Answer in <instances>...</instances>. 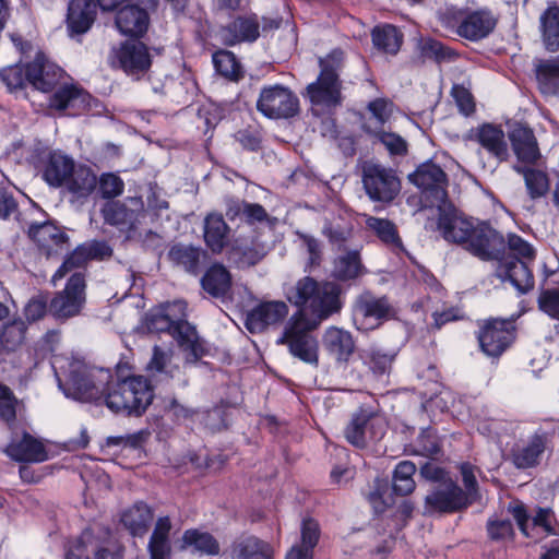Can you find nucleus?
<instances>
[{
    "label": "nucleus",
    "instance_id": "a211bd4d",
    "mask_svg": "<svg viewBox=\"0 0 559 559\" xmlns=\"http://www.w3.org/2000/svg\"><path fill=\"white\" fill-rule=\"evenodd\" d=\"M144 213V202L141 197H131L126 201H110L102 209L104 222L121 230L135 228Z\"/></svg>",
    "mask_w": 559,
    "mask_h": 559
},
{
    "label": "nucleus",
    "instance_id": "393cba45",
    "mask_svg": "<svg viewBox=\"0 0 559 559\" xmlns=\"http://www.w3.org/2000/svg\"><path fill=\"white\" fill-rule=\"evenodd\" d=\"M508 136L520 163L525 166L537 164L542 154L534 131L530 127L516 123L510 129Z\"/></svg>",
    "mask_w": 559,
    "mask_h": 559
},
{
    "label": "nucleus",
    "instance_id": "1a4fd4ad",
    "mask_svg": "<svg viewBox=\"0 0 559 559\" xmlns=\"http://www.w3.org/2000/svg\"><path fill=\"white\" fill-rule=\"evenodd\" d=\"M112 373L104 368L76 367L70 371L69 383L73 396L83 402H94L97 405L105 403V395Z\"/></svg>",
    "mask_w": 559,
    "mask_h": 559
},
{
    "label": "nucleus",
    "instance_id": "bf43d9fd",
    "mask_svg": "<svg viewBox=\"0 0 559 559\" xmlns=\"http://www.w3.org/2000/svg\"><path fill=\"white\" fill-rule=\"evenodd\" d=\"M368 502L371 504L374 513L381 514L393 504V498L389 495L388 480L376 478L373 480L372 490L367 496Z\"/></svg>",
    "mask_w": 559,
    "mask_h": 559
},
{
    "label": "nucleus",
    "instance_id": "603ef678",
    "mask_svg": "<svg viewBox=\"0 0 559 559\" xmlns=\"http://www.w3.org/2000/svg\"><path fill=\"white\" fill-rule=\"evenodd\" d=\"M365 133L376 138L388 150L391 156H405L408 153V144L405 139L394 132L373 129L368 122L361 124Z\"/></svg>",
    "mask_w": 559,
    "mask_h": 559
},
{
    "label": "nucleus",
    "instance_id": "412c9836",
    "mask_svg": "<svg viewBox=\"0 0 559 559\" xmlns=\"http://www.w3.org/2000/svg\"><path fill=\"white\" fill-rule=\"evenodd\" d=\"M288 314L284 301H262L246 313L245 326L252 333H262L270 326L281 324Z\"/></svg>",
    "mask_w": 559,
    "mask_h": 559
},
{
    "label": "nucleus",
    "instance_id": "680f3d73",
    "mask_svg": "<svg viewBox=\"0 0 559 559\" xmlns=\"http://www.w3.org/2000/svg\"><path fill=\"white\" fill-rule=\"evenodd\" d=\"M0 79L10 92L22 91L27 82L26 64H14L0 71Z\"/></svg>",
    "mask_w": 559,
    "mask_h": 559
},
{
    "label": "nucleus",
    "instance_id": "5701e85b",
    "mask_svg": "<svg viewBox=\"0 0 559 559\" xmlns=\"http://www.w3.org/2000/svg\"><path fill=\"white\" fill-rule=\"evenodd\" d=\"M469 140L477 142L486 152L499 162L509 158V148L504 131L500 126L483 123L473 128L468 135Z\"/></svg>",
    "mask_w": 559,
    "mask_h": 559
},
{
    "label": "nucleus",
    "instance_id": "dca6fc26",
    "mask_svg": "<svg viewBox=\"0 0 559 559\" xmlns=\"http://www.w3.org/2000/svg\"><path fill=\"white\" fill-rule=\"evenodd\" d=\"M456 34L471 41H479L493 33L498 16L489 9L460 11L454 16Z\"/></svg>",
    "mask_w": 559,
    "mask_h": 559
},
{
    "label": "nucleus",
    "instance_id": "c756f323",
    "mask_svg": "<svg viewBox=\"0 0 559 559\" xmlns=\"http://www.w3.org/2000/svg\"><path fill=\"white\" fill-rule=\"evenodd\" d=\"M223 40L227 46L240 43H253L260 36V23L257 14L238 16L222 28Z\"/></svg>",
    "mask_w": 559,
    "mask_h": 559
},
{
    "label": "nucleus",
    "instance_id": "9d476101",
    "mask_svg": "<svg viewBox=\"0 0 559 559\" xmlns=\"http://www.w3.org/2000/svg\"><path fill=\"white\" fill-rule=\"evenodd\" d=\"M86 301V271L74 272L64 288L49 301V313L64 322L81 313Z\"/></svg>",
    "mask_w": 559,
    "mask_h": 559
},
{
    "label": "nucleus",
    "instance_id": "0eeeda50",
    "mask_svg": "<svg viewBox=\"0 0 559 559\" xmlns=\"http://www.w3.org/2000/svg\"><path fill=\"white\" fill-rule=\"evenodd\" d=\"M150 48L140 39L128 38L112 48L110 64L133 80L143 79L152 68Z\"/></svg>",
    "mask_w": 559,
    "mask_h": 559
},
{
    "label": "nucleus",
    "instance_id": "423d86ee",
    "mask_svg": "<svg viewBox=\"0 0 559 559\" xmlns=\"http://www.w3.org/2000/svg\"><path fill=\"white\" fill-rule=\"evenodd\" d=\"M361 181L368 198L382 204L392 203L402 190L397 171L379 163L366 162L362 165Z\"/></svg>",
    "mask_w": 559,
    "mask_h": 559
},
{
    "label": "nucleus",
    "instance_id": "6e6552de",
    "mask_svg": "<svg viewBox=\"0 0 559 559\" xmlns=\"http://www.w3.org/2000/svg\"><path fill=\"white\" fill-rule=\"evenodd\" d=\"M407 179L421 191L425 207H436L445 203L448 175L438 164L432 160L421 163Z\"/></svg>",
    "mask_w": 559,
    "mask_h": 559
},
{
    "label": "nucleus",
    "instance_id": "e433bc0d",
    "mask_svg": "<svg viewBox=\"0 0 559 559\" xmlns=\"http://www.w3.org/2000/svg\"><path fill=\"white\" fill-rule=\"evenodd\" d=\"M231 274L221 263L211 265L201 278V286L213 298H225L231 289Z\"/></svg>",
    "mask_w": 559,
    "mask_h": 559
},
{
    "label": "nucleus",
    "instance_id": "f257e3e1",
    "mask_svg": "<svg viewBox=\"0 0 559 559\" xmlns=\"http://www.w3.org/2000/svg\"><path fill=\"white\" fill-rule=\"evenodd\" d=\"M436 207L437 230L447 242L460 246L485 262L501 259L506 239L488 221L467 216L451 203Z\"/></svg>",
    "mask_w": 559,
    "mask_h": 559
},
{
    "label": "nucleus",
    "instance_id": "0e129e2a",
    "mask_svg": "<svg viewBox=\"0 0 559 559\" xmlns=\"http://www.w3.org/2000/svg\"><path fill=\"white\" fill-rule=\"evenodd\" d=\"M97 187L103 199L111 200L123 193L124 182L114 173H104L97 177Z\"/></svg>",
    "mask_w": 559,
    "mask_h": 559
},
{
    "label": "nucleus",
    "instance_id": "c85d7f7f",
    "mask_svg": "<svg viewBox=\"0 0 559 559\" xmlns=\"http://www.w3.org/2000/svg\"><path fill=\"white\" fill-rule=\"evenodd\" d=\"M41 163L43 179L53 188L63 187L75 167L71 157L57 151L49 152Z\"/></svg>",
    "mask_w": 559,
    "mask_h": 559
},
{
    "label": "nucleus",
    "instance_id": "ea45409f",
    "mask_svg": "<svg viewBox=\"0 0 559 559\" xmlns=\"http://www.w3.org/2000/svg\"><path fill=\"white\" fill-rule=\"evenodd\" d=\"M371 39L378 50L394 56L401 49L404 34L395 25L382 24L373 27Z\"/></svg>",
    "mask_w": 559,
    "mask_h": 559
},
{
    "label": "nucleus",
    "instance_id": "4be33fe9",
    "mask_svg": "<svg viewBox=\"0 0 559 559\" xmlns=\"http://www.w3.org/2000/svg\"><path fill=\"white\" fill-rule=\"evenodd\" d=\"M96 16L97 4L94 0H70L64 21L68 35L73 38L87 33Z\"/></svg>",
    "mask_w": 559,
    "mask_h": 559
},
{
    "label": "nucleus",
    "instance_id": "de8ad7c7",
    "mask_svg": "<svg viewBox=\"0 0 559 559\" xmlns=\"http://www.w3.org/2000/svg\"><path fill=\"white\" fill-rule=\"evenodd\" d=\"M513 168L516 173L523 175L531 199H540L548 193L550 182L545 171L525 165H515Z\"/></svg>",
    "mask_w": 559,
    "mask_h": 559
},
{
    "label": "nucleus",
    "instance_id": "2eb2a0df",
    "mask_svg": "<svg viewBox=\"0 0 559 559\" xmlns=\"http://www.w3.org/2000/svg\"><path fill=\"white\" fill-rule=\"evenodd\" d=\"M114 254V249L105 240H90L78 246L64 258L62 264L52 276V281L63 278L74 269H84L90 261H107Z\"/></svg>",
    "mask_w": 559,
    "mask_h": 559
},
{
    "label": "nucleus",
    "instance_id": "f03ea898",
    "mask_svg": "<svg viewBox=\"0 0 559 559\" xmlns=\"http://www.w3.org/2000/svg\"><path fill=\"white\" fill-rule=\"evenodd\" d=\"M343 289L333 281H317L312 276L299 278L286 292L287 300L304 310H308L309 320L321 324L330 317L340 313L343 308Z\"/></svg>",
    "mask_w": 559,
    "mask_h": 559
},
{
    "label": "nucleus",
    "instance_id": "8fccbe9b",
    "mask_svg": "<svg viewBox=\"0 0 559 559\" xmlns=\"http://www.w3.org/2000/svg\"><path fill=\"white\" fill-rule=\"evenodd\" d=\"M187 321L174 320L167 312V308H160L156 312H151L146 318V326L150 332H168L175 340L181 335Z\"/></svg>",
    "mask_w": 559,
    "mask_h": 559
},
{
    "label": "nucleus",
    "instance_id": "20e7f679",
    "mask_svg": "<svg viewBox=\"0 0 559 559\" xmlns=\"http://www.w3.org/2000/svg\"><path fill=\"white\" fill-rule=\"evenodd\" d=\"M319 324L309 320L304 310L296 311L286 322L277 343L286 345L289 353L304 362L318 365L319 345L312 332Z\"/></svg>",
    "mask_w": 559,
    "mask_h": 559
},
{
    "label": "nucleus",
    "instance_id": "c03bdc74",
    "mask_svg": "<svg viewBox=\"0 0 559 559\" xmlns=\"http://www.w3.org/2000/svg\"><path fill=\"white\" fill-rule=\"evenodd\" d=\"M540 32L545 48L550 52L559 50V7L549 5L540 15Z\"/></svg>",
    "mask_w": 559,
    "mask_h": 559
},
{
    "label": "nucleus",
    "instance_id": "58836bf2",
    "mask_svg": "<svg viewBox=\"0 0 559 559\" xmlns=\"http://www.w3.org/2000/svg\"><path fill=\"white\" fill-rule=\"evenodd\" d=\"M367 272L359 250H348L334 259L332 276L341 282L355 281Z\"/></svg>",
    "mask_w": 559,
    "mask_h": 559
},
{
    "label": "nucleus",
    "instance_id": "9b49d317",
    "mask_svg": "<svg viewBox=\"0 0 559 559\" xmlns=\"http://www.w3.org/2000/svg\"><path fill=\"white\" fill-rule=\"evenodd\" d=\"M473 504L468 493L451 479L436 485L424 500V515L453 514L465 511Z\"/></svg>",
    "mask_w": 559,
    "mask_h": 559
},
{
    "label": "nucleus",
    "instance_id": "bb28decb",
    "mask_svg": "<svg viewBox=\"0 0 559 559\" xmlns=\"http://www.w3.org/2000/svg\"><path fill=\"white\" fill-rule=\"evenodd\" d=\"M498 261V275L508 278L521 294H526L534 288L535 281L531 270L533 261H522L519 258L504 259V253Z\"/></svg>",
    "mask_w": 559,
    "mask_h": 559
},
{
    "label": "nucleus",
    "instance_id": "b1692460",
    "mask_svg": "<svg viewBox=\"0 0 559 559\" xmlns=\"http://www.w3.org/2000/svg\"><path fill=\"white\" fill-rule=\"evenodd\" d=\"M4 453L20 463H41L48 460V452L41 441L24 431L21 438H13L7 444Z\"/></svg>",
    "mask_w": 559,
    "mask_h": 559
},
{
    "label": "nucleus",
    "instance_id": "864d4df0",
    "mask_svg": "<svg viewBox=\"0 0 559 559\" xmlns=\"http://www.w3.org/2000/svg\"><path fill=\"white\" fill-rule=\"evenodd\" d=\"M530 531L536 534L533 538L536 542L547 536H559V523L554 511L549 508H538L532 518Z\"/></svg>",
    "mask_w": 559,
    "mask_h": 559
},
{
    "label": "nucleus",
    "instance_id": "72a5a7b5",
    "mask_svg": "<svg viewBox=\"0 0 559 559\" xmlns=\"http://www.w3.org/2000/svg\"><path fill=\"white\" fill-rule=\"evenodd\" d=\"M533 72L538 91L546 96L559 95V58H536Z\"/></svg>",
    "mask_w": 559,
    "mask_h": 559
},
{
    "label": "nucleus",
    "instance_id": "4c0bfd02",
    "mask_svg": "<svg viewBox=\"0 0 559 559\" xmlns=\"http://www.w3.org/2000/svg\"><path fill=\"white\" fill-rule=\"evenodd\" d=\"M230 228L219 213H210L204 218V241L213 253H221L228 242Z\"/></svg>",
    "mask_w": 559,
    "mask_h": 559
},
{
    "label": "nucleus",
    "instance_id": "f704fd0d",
    "mask_svg": "<svg viewBox=\"0 0 559 559\" xmlns=\"http://www.w3.org/2000/svg\"><path fill=\"white\" fill-rule=\"evenodd\" d=\"M154 519L152 508L144 501H136L121 512L120 522L134 537L144 536Z\"/></svg>",
    "mask_w": 559,
    "mask_h": 559
},
{
    "label": "nucleus",
    "instance_id": "c9c22d12",
    "mask_svg": "<svg viewBox=\"0 0 559 559\" xmlns=\"http://www.w3.org/2000/svg\"><path fill=\"white\" fill-rule=\"evenodd\" d=\"M267 253V247L252 239L251 241L236 240L228 250V260L243 269L259 263Z\"/></svg>",
    "mask_w": 559,
    "mask_h": 559
},
{
    "label": "nucleus",
    "instance_id": "6ab92c4d",
    "mask_svg": "<svg viewBox=\"0 0 559 559\" xmlns=\"http://www.w3.org/2000/svg\"><path fill=\"white\" fill-rule=\"evenodd\" d=\"M64 76L63 69L51 62L41 51L36 53L33 61L26 63L27 82L43 93H51Z\"/></svg>",
    "mask_w": 559,
    "mask_h": 559
},
{
    "label": "nucleus",
    "instance_id": "a19ab883",
    "mask_svg": "<svg viewBox=\"0 0 559 559\" xmlns=\"http://www.w3.org/2000/svg\"><path fill=\"white\" fill-rule=\"evenodd\" d=\"M231 556L234 559H272V548L255 536H243L233 544Z\"/></svg>",
    "mask_w": 559,
    "mask_h": 559
},
{
    "label": "nucleus",
    "instance_id": "cd10ccee",
    "mask_svg": "<svg viewBox=\"0 0 559 559\" xmlns=\"http://www.w3.org/2000/svg\"><path fill=\"white\" fill-rule=\"evenodd\" d=\"M342 81L319 74L316 82L307 86V95L313 105L335 108L342 105Z\"/></svg>",
    "mask_w": 559,
    "mask_h": 559
},
{
    "label": "nucleus",
    "instance_id": "79ce46f5",
    "mask_svg": "<svg viewBox=\"0 0 559 559\" xmlns=\"http://www.w3.org/2000/svg\"><path fill=\"white\" fill-rule=\"evenodd\" d=\"M27 323L15 318L0 326V349L2 354L13 353L26 341Z\"/></svg>",
    "mask_w": 559,
    "mask_h": 559
},
{
    "label": "nucleus",
    "instance_id": "09e8293b",
    "mask_svg": "<svg viewBox=\"0 0 559 559\" xmlns=\"http://www.w3.org/2000/svg\"><path fill=\"white\" fill-rule=\"evenodd\" d=\"M411 447V454L421 455L429 460H438L439 456L443 454L441 439L431 427L421 429L417 439Z\"/></svg>",
    "mask_w": 559,
    "mask_h": 559
},
{
    "label": "nucleus",
    "instance_id": "aec40b11",
    "mask_svg": "<svg viewBox=\"0 0 559 559\" xmlns=\"http://www.w3.org/2000/svg\"><path fill=\"white\" fill-rule=\"evenodd\" d=\"M27 235L46 258L58 257L69 248V236L51 222L31 224Z\"/></svg>",
    "mask_w": 559,
    "mask_h": 559
},
{
    "label": "nucleus",
    "instance_id": "a18cd8bd",
    "mask_svg": "<svg viewBox=\"0 0 559 559\" xmlns=\"http://www.w3.org/2000/svg\"><path fill=\"white\" fill-rule=\"evenodd\" d=\"M176 341L179 347L186 353V360L189 364H195L202 357L210 354L205 342L199 337L195 329L189 323L183 326L181 335H179Z\"/></svg>",
    "mask_w": 559,
    "mask_h": 559
},
{
    "label": "nucleus",
    "instance_id": "4d7b16f0",
    "mask_svg": "<svg viewBox=\"0 0 559 559\" xmlns=\"http://www.w3.org/2000/svg\"><path fill=\"white\" fill-rule=\"evenodd\" d=\"M486 533L488 539L496 544L513 542L515 537L512 522L509 519H501L496 515L487 520Z\"/></svg>",
    "mask_w": 559,
    "mask_h": 559
},
{
    "label": "nucleus",
    "instance_id": "13d9d810",
    "mask_svg": "<svg viewBox=\"0 0 559 559\" xmlns=\"http://www.w3.org/2000/svg\"><path fill=\"white\" fill-rule=\"evenodd\" d=\"M215 70L223 76L238 81L242 76L241 64L234 52L218 50L213 55Z\"/></svg>",
    "mask_w": 559,
    "mask_h": 559
},
{
    "label": "nucleus",
    "instance_id": "338daca9",
    "mask_svg": "<svg viewBox=\"0 0 559 559\" xmlns=\"http://www.w3.org/2000/svg\"><path fill=\"white\" fill-rule=\"evenodd\" d=\"M319 67L320 74L340 79V72L344 67V51L340 48L333 49L328 56L319 59Z\"/></svg>",
    "mask_w": 559,
    "mask_h": 559
},
{
    "label": "nucleus",
    "instance_id": "473e14b6",
    "mask_svg": "<svg viewBox=\"0 0 559 559\" xmlns=\"http://www.w3.org/2000/svg\"><path fill=\"white\" fill-rule=\"evenodd\" d=\"M148 24L147 11L138 5H126L116 15L118 29L130 38L142 37L147 32Z\"/></svg>",
    "mask_w": 559,
    "mask_h": 559
},
{
    "label": "nucleus",
    "instance_id": "69168bd1",
    "mask_svg": "<svg viewBox=\"0 0 559 559\" xmlns=\"http://www.w3.org/2000/svg\"><path fill=\"white\" fill-rule=\"evenodd\" d=\"M506 249L510 254L506 259L519 258L522 261H534L536 253L534 248L522 237L510 234L506 240ZM507 250H504L506 252Z\"/></svg>",
    "mask_w": 559,
    "mask_h": 559
},
{
    "label": "nucleus",
    "instance_id": "2f4dec72",
    "mask_svg": "<svg viewBox=\"0 0 559 559\" xmlns=\"http://www.w3.org/2000/svg\"><path fill=\"white\" fill-rule=\"evenodd\" d=\"M322 344L324 349L338 362H347L356 349L352 333L337 326H330L325 330Z\"/></svg>",
    "mask_w": 559,
    "mask_h": 559
},
{
    "label": "nucleus",
    "instance_id": "052dcab7",
    "mask_svg": "<svg viewBox=\"0 0 559 559\" xmlns=\"http://www.w3.org/2000/svg\"><path fill=\"white\" fill-rule=\"evenodd\" d=\"M395 354L390 352H382L380 349H370L366 353L365 362L376 376H383L389 373Z\"/></svg>",
    "mask_w": 559,
    "mask_h": 559
},
{
    "label": "nucleus",
    "instance_id": "ddd939ff",
    "mask_svg": "<svg viewBox=\"0 0 559 559\" xmlns=\"http://www.w3.org/2000/svg\"><path fill=\"white\" fill-rule=\"evenodd\" d=\"M257 109L270 119L294 118L300 111L299 98L282 84L264 86L257 100Z\"/></svg>",
    "mask_w": 559,
    "mask_h": 559
},
{
    "label": "nucleus",
    "instance_id": "49530a36",
    "mask_svg": "<svg viewBox=\"0 0 559 559\" xmlns=\"http://www.w3.org/2000/svg\"><path fill=\"white\" fill-rule=\"evenodd\" d=\"M366 227L371 230L384 245L393 250H403V242L396 225L388 219L376 216H367Z\"/></svg>",
    "mask_w": 559,
    "mask_h": 559
},
{
    "label": "nucleus",
    "instance_id": "7c9ffc66",
    "mask_svg": "<svg viewBox=\"0 0 559 559\" xmlns=\"http://www.w3.org/2000/svg\"><path fill=\"white\" fill-rule=\"evenodd\" d=\"M167 257L173 264L193 275H198L202 271L209 259L207 252L201 247L183 243L174 245Z\"/></svg>",
    "mask_w": 559,
    "mask_h": 559
},
{
    "label": "nucleus",
    "instance_id": "6e6d98bb",
    "mask_svg": "<svg viewBox=\"0 0 559 559\" xmlns=\"http://www.w3.org/2000/svg\"><path fill=\"white\" fill-rule=\"evenodd\" d=\"M417 467L412 461L400 462L393 472V491L399 496L411 495L415 488L416 483L413 478Z\"/></svg>",
    "mask_w": 559,
    "mask_h": 559
},
{
    "label": "nucleus",
    "instance_id": "7ed1b4c3",
    "mask_svg": "<svg viewBox=\"0 0 559 559\" xmlns=\"http://www.w3.org/2000/svg\"><path fill=\"white\" fill-rule=\"evenodd\" d=\"M154 386L144 376L115 379L111 376L104 405L114 414L141 417L154 400Z\"/></svg>",
    "mask_w": 559,
    "mask_h": 559
},
{
    "label": "nucleus",
    "instance_id": "e2e57ef3",
    "mask_svg": "<svg viewBox=\"0 0 559 559\" xmlns=\"http://www.w3.org/2000/svg\"><path fill=\"white\" fill-rule=\"evenodd\" d=\"M420 52L424 57L433 59L438 63L453 60L456 57L454 50L432 38L421 41Z\"/></svg>",
    "mask_w": 559,
    "mask_h": 559
},
{
    "label": "nucleus",
    "instance_id": "f8f14e48",
    "mask_svg": "<svg viewBox=\"0 0 559 559\" xmlns=\"http://www.w3.org/2000/svg\"><path fill=\"white\" fill-rule=\"evenodd\" d=\"M516 326L511 319L484 320L477 332L480 350L488 357L499 358L515 341Z\"/></svg>",
    "mask_w": 559,
    "mask_h": 559
},
{
    "label": "nucleus",
    "instance_id": "a878e982",
    "mask_svg": "<svg viewBox=\"0 0 559 559\" xmlns=\"http://www.w3.org/2000/svg\"><path fill=\"white\" fill-rule=\"evenodd\" d=\"M63 188L71 203L84 204L97 189V176L86 165L75 166Z\"/></svg>",
    "mask_w": 559,
    "mask_h": 559
},
{
    "label": "nucleus",
    "instance_id": "4468645a",
    "mask_svg": "<svg viewBox=\"0 0 559 559\" xmlns=\"http://www.w3.org/2000/svg\"><path fill=\"white\" fill-rule=\"evenodd\" d=\"M394 316V308L386 296L377 297L370 292L360 294L353 306V320L359 331H372Z\"/></svg>",
    "mask_w": 559,
    "mask_h": 559
},
{
    "label": "nucleus",
    "instance_id": "774afa93",
    "mask_svg": "<svg viewBox=\"0 0 559 559\" xmlns=\"http://www.w3.org/2000/svg\"><path fill=\"white\" fill-rule=\"evenodd\" d=\"M540 311L559 321V285L543 289L537 299Z\"/></svg>",
    "mask_w": 559,
    "mask_h": 559
},
{
    "label": "nucleus",
    "instance_id": "3c124183",
    "mask_svg": "<svg viewBox=\"0 0 559 559\" xmlns=\"http://www.w3.org/2000/svg\"><path fill=\"white\" fill-rule=\"evenodd\" d=\"M353 224L342 218L326 221L322 229L323 236L337 250H346L348 241L353 238Z\"/></svg>",
    "mask_w": 559,
    "mask_h": 559
},
{
    "label": "nucleus",
    "instance_id": "5fc2aeb1",
    "mask_svg": "<svg viewBox=\"0 0 559 559\" xmlns=\"http://www.w3.org/2000/svg\"><path fill=\"white\" fill-rule=\"evenodd\" d=\"M185 546L193 547V550L206 556H216L219 554V544L217 539L207 532L199 530H187L182 535Z\"/></svg>",
    "mask_w": 559,
    "mask_h": 559
},
{
    "label": "nucleus",
    "instance_id": "39448f33",
    "mask_svg": "<svg viewBox=\"0 0 559 559\" xmlns=\"http://www.w3.org/2000/svg\"><path fill=\"white\" fill-rule=\"evenodd\" d=\"M385 418L372 406L361 405L355 411L346 427L344 438L357 449H366L380 441L386 433Z\"/></svg>",
    "mask_w": 559,
    "mask_h": 559
},
{
    "label": "nucleus",
    "instance_id": "37998d69",
    "mask_svg": "<svg viewBox=\"0 0 559 559\" xmlns=\"http://www.w3.org/2000/svg\"><path fill=\"white\" fill-rule=\"evenodd\" d=\"M547 442L546 433H535L527 445L513 453V464L522 469L536 466L546 449Z\"/></svg>",
    "mask_w": 559,
    "mask_h": 559
},
{
    "label": "nucleus",
    "instance_id": "f3484780",
    "mask_svg": "<svg viewBox=\"0 0 559 559\" xmlns=\"http://www.w3.org/2000/svg\"><path fill=\"white\" fill-rule=\"evenodd\" d=\"M92 95L73 83H60L48 99V107L59 114L79 116L91 109Z\"/></svg>",
    "mask_w": 559,
    "mask_h": 559
}]
</instances>
